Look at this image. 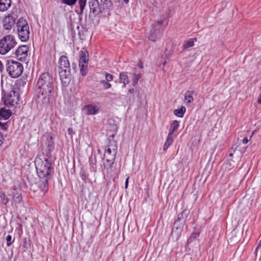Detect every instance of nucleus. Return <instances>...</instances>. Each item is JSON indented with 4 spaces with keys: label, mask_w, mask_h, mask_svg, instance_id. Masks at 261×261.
<instances>
[{
    "label": "nucleus",
    "mask_w": 261,
    "mask_h": 261,
    "mask_svg": "<svg viewBox=\"0 0 261 261\" xmlns=\"http://www.w3.org/2000/svg\"><path fill=\"white\" fill-rule=\"evenodd\" d=\"M0 197L3 204L6 205L9 201V199L3 191H0Z\"/></svg>",
    "instance_id": "26"
},
{
    "label": "nucleus",
    "mask_w": 261,
    "mask_h": 261,
    "mask_svg": "<svg viewBox=\"0 0 261 261\" xmlns=\"http://www.w3.org/2000/svg\"><path fill=\"white\" fill-rule=\"evenodd\" d=\"M163 21H158L153 24V28L150 31L148 38L152 41H155L160 37V27L163 24Z\"/></svg>",
    "instance_id": "11"
},
{
    "label": "nucleus",
    "mask_w": 261,
    "mask_h": 261,
    "mask_svg": "<svg viewBox=\"0 0 261 261\" xmlns=\"http://www.w3.org/2000/svg\"><path fill=\"white\" fill-rule=\"evenodd\" d=\"M89 6L90 13L96 15L101 12L100 5L97 0H91L89 3Z\"/></svg>",
    "instance_id": "14"
},
{
    "label": "nucleus",
    "mask_w": 261,
    "mask_h": 261,
    "mask_svg": "<svg viewBox=\"0 0 261 261\" xmlns=\"http://www.w3.org/2000/svg\"><path fill=\"white\" fill-rule=\"evenodd\" d=\"M184 225L183 222L179 223L177 221L174 222L171 232V237L173 240L177 241L178 239L183 230Z\"/></svg>",
    "instance_id": "10"
},
{
    "label": "nucleus",
    "mask_w": 261,
    "mask_h": 261,
    "mask_svg": "<svg viewBox=\"0 0 261 261\" xmlns=\"http://www.w3.org/2000/svg\"><path fill=\"white\" fill-rule=\"evenodd\" d=\"M105 75L106 82H109L113 80V76L111 74L105 72Z\"/></svg>",
    "instance_id": "34"
},
{
    "label": "nucleus",
    "mask_w": 261,
    "mask_h": 261,
    "mask_svg": "<svg viewBox=\"0 0 261 261\" xmlns=\"http://www.w3.org/2000/svg\"><path fill=\"white\" fill-rule=\"evenodd\" d=\"M15 20L14 13H11L8 16H6L3 20L5 29L6 30L10 29L12 27L14 26Z\"/></svg>",
    "instance_id": "12"
},
{
    "label": "nucleus",
    "mask_w": 261,
    "mask_h": 261,
    "mask_svg": "<svg viewBox=\"0 0 261 261\" xmlns=\"http://www.w3.org/2000/svg\"><path fill=\"white\" fill-rule=\"evenodd\" d=\"M109 157V158H105L106 161L104 164V166L105 168H110L112 166L114 163L115 158H114L113 156H111Z\"/></svg>",
    "instance_id": "20"
},
{
    "label": "nucleus",
    "mask_w": 261,
    "mask_h": 261,
    "mask_svg": "<svg viewBox=\"0 0 261 261\" xmlns=\"http://www.w3.org/2000/svg\"><path fill=\"white\" fill-rule=\"evenodd\" d=\"M89 162L91 165H93L92 168H94V165H95L96 163V155L95 154H92L89 158Z\"/></svg>",
    "instance_id": "29"
},
{
    "label": "nucleus",
    "mask_w": 261,
    "mask_h": 261,
    "mask_svg": "<svg viewBox=\"0 0 261 261\" xmlns=\"http://www.w3.org/2000/svg\"><path fill=\"white\" fill-rule=\"evenodd\" d=\"M7 66V71L9 75L13 78L19 76L23 70L22 64L13 60H8Z\"/></svg>",
    "instance_id": "4"
},
{
    "label": "nucleus",
    "mask_w": 261,
    "mask_h": 261,
    "mask_svg": "<svg viewBox=\"0 0 261 261\" xmlns=\"http://www.w3.org/2000/svg\"><path fill=\"white\" fill-rule=\"evenodd\" d=\"M11 5V0H0V11H7Z\"/></svg>",
    "instance_id": "18"
},
{
    "label": "nucleus",
    "mask_w": 261,
    "mask_h": 261,
    "mask_svg": "<svg viewBox=\"0 0 261 261\" xmlns=\"http://www.w3.org/2000/svg\"><path fill=\"white\" fill-rule=\"evenodd\" d=\"M35 165L39 178L37 185L40 191L44 194L48 189V181L51 179L54 173L52 163L48 159L38 158L35 160Z\"/></svg>",
    "instance_id": "1"
},
{
    "label": "nucleus",
    "mask_w": 261,
    "mask_h": 261,
    "mask_svg": "<svg viewBox=\"0 0 261 261\" xmlns=\"http://www.w3.org/2000/svg\"><path fill=\"white\" fill-rule=\"evenodd\" d=\"M119 79L121 83H123L122 87H125L126 85L129 83V80L126 72H121L119 75Z\"/></svg>",
    "instance_id": "19"
},
{
    "label": "nucleus",
    "mask_w": 261,
    "mask_h": 261,
    "mask_svg": "<svg viewBox=\"0 0 261 261\" xmlns=\"http://www.w3.org/2000/svg\"><path fill=\"white\" fill-rule=\"evenodd\" d=\"M179 126L178 122L176 120L173 121L170 125L169 132L174 134L177 131Z\"/></svg>",
    "instance_id": "24"
},
{
    "label": "nucleus",
    "mask_w": 261,
    "mask_h": 261,
    "mask_svg": "<svg viewBox=\"0 0 261 261\" xmlns=\"http://www.w3.org/2000/svg\"><path fill=\"white\" fill-rule=\"evenodd\" d=\"M249 141V139H247V138H245L244 139H243V143L244 144H246L248 143V142Z\"/></svg>",
    "instance_id": "43"
},
{
    "label": "nucleus",
    "mask_w": 261,
    "mask_h": 261,
    "mask_svg": "<svg viewBox=\"0 0 261 261\" xmlns=\"http://www.w3.org/2000/svg\"><path fill=\"white\" fill-rule=\"evenodd\" d=\"M128 179L129 177H127V178L126 179L125 182V188L127 189L128 187Z\"/></svg>",
    "instance_id": "41"
},
{
    "label": "nucleus",
    "mask_w": 261,
    "mask_h": 261,
    "mask_svg": "<svg viewBox=\"0 0 261 261\" xmlns=\"http://www.w3.org/2000/svg\"><path fill=\"white\" fill-rule=\"evenodd\" d=\"M194 40H196V39L195 38L194 39H190L187 41L184 42L182 47L183 49H188L189 47H192L194 46Z\"/></svg>",
    "instance_id": "21"
},
{
    "label": "nucleus",
    "mask_w": 261,
    "mask_h": 261,
    "mask_svg": "<svg viewBox=\"0 0 261 261\" xmlns=\"http://www.w3.org/2000/svg\"><path fill=\"white\" fill-rule=\"evenodd\" d=\"M261 246V240L259 241V243H258V244L257 245V246L256 247V249H255V252L254 253H256L258 249H259V248Z\"/></svg>",
    "instance_id": "40"
},
{
    "label": "nucleus",
    "mask_w": 261,
    "mask_h": 261,
    "mask_svg": "<svg viewBox=\"0 0 261 261\" xmlns=\"http://www.w3.org/2000/svg\"><path fill=\"white\" fill-rule=\"evenodd\" d=\"M80 53L79 66L82 75L85 76L88 67L89 54L87 50L81 51Z\"/></svg>",
    "instance_id": "7"
},
{
    "label": "nucleus",
    "mask_w": 261,
    "mask_h": 261,
    "mask_svg": "<svg viewBox=\"0 0 261 261\" xmlns=\"http://www.w3.org/2000/svg\"><path fill=\"white\" fill-rule=\"evenodd\" d=\"M111 146H112L111 145H109L108 148L106 150L104 154L105 158H109V156H113L115 158L117 153V147L113 146L112 148H111Z\"/></svg>",
    "instance_id": "17"
},
{
    "label": "nucleus",
    "mask_w": 261,
    "mask_h": 261,
    "mask_svg": "<svg viewBox=\"0 0 261 261\" xmlns=\"http://www.w3.org/2000/svg\"><path fill=\"white\" fill-rule=\"evenodd\" d=\"M59 64L60 79L62 83L66 85L71 80V69L68 58L66 56H62L60 58Z\"/></svg>",
    "instance_id": "3"
},
{
    "label": "nucleus",
    "mask_w": 261,
    "mask_h": 261,
    "mask_svg": "<svg viewBox=\"0 0 261 261\" xmlns=\"http://www.w3.org/2000/svg\"><path fill=\"white\" fill-rule=\"evenodd\" d=\"M138 66L141 69L143 68V63L141 62H140V63H138Z\"/></svg>",
    "instance_id": "44"
},
{
    "label": "nucleus",
    "mask_w": 261,
    "mask_h": 261,
    "mask_svg": "<svg viewBox=\"0 0 261 261\" xmlns=\"http://www.w3.org/2000/svg\"><path fill=\"white\" fill-rule=\"evenodd\" d=\"M81 176L83 180L86 181L88 179V175H86L84 171H82L81 174Z\"/></svg>",
    "instance_id": "37"
},
{
    "label": "nucleus",
    "mask_w": 261,
    "mask_h": 261,
    "mask_svg": "<svg viewBox=\"0 0 261 261\" xmlns=\"http://www.w3.org/2000/svg\"><path fill=\"white\" fill-rule=\"evenodd\" d=\"M251 138H252V136H250V138L249 139V140H250Z\"/></svg>",
    "instance_id": "50"
},
{
    "label": "nucleus",
    "mask_w": 261,
    "mask_h": 261,
    "mask_svg": "<svg viewBox=\"0 0 261 261\" xmlns=\"http://www.w3.org/2000/svg\"><path fill=\"white\" fill-rule=\"evenodd\" d=\"M19 100L18 94L14 90L11 91L7 97L3 99L4 104L8 107L17 105Z\"/></svg>",
    "instance_id": "9"
},
{
    "label": "nucleus",
    "mask_w": 261,
    "mask_h": 261,
    "mask_svg": "<svg viewBox=\"0 0 261 261\" xmlns=\"http://www.w3.org/2000/svg\"><path fill=\"white\" fill-rule=\"evenodd\" d=\"M229 155L230 156H232L233 155V153H229Z\"/></svg>",
    "instance_id": "48"
},
{
    "label": "nucleus",
    "mask_w": 261,
    "mask_h": 261,
    "mask_svg": "<svg viewBox=\"0 0 261 261\" xmlns=\"http://www.w3.org/2000/svg\"><path fill=\"white\" fill-rule=\"evenodd\" d=\"M3 69V65L2 62L0 61V71H2Z\"/></svg>",
    "instance_id": "45"
},
{
    "label": "nucleus",
    "mask_w": 261,
    "mask_h": 261,
    "mask_svg": "<svg viewBox=\"0 0 261 261\" xmlns=\"http://www.w3.org/2000/svg\"><path fill=\"white\" fill-rule=\"evenodd\" d=\"M87 0H79V3L80 5V8L81 11V13H83L84 9L85 7Z\"/></svg>",
    "instance_id": "30"
},
{
    "label": "nucleus",
    "mask_w": 261,
    "mask_h": 261,
    "mask_svg": "<svg viewBox=\"0 0 261 261\" xmlns=\"http://www.w3.org/2000/svg\"><path fill=\"white\" fill-rule=\"evenodd\" d=\"M18 34L22 41H26L29 39L30 30L28 23L25 19L20 18L17 22Z\"/></svg>",
    "instance_id": "6"
},
{
    "label": "nucleus",
    "mask_w": 261,
    "mask_h": 261,
    "mask_svg": "<svg viewBox=\"0 0 261 261\" xmlns=\"http://www.w3.org/2000/svg\"><path fill=\"white\" fill-rule=\"evenodd\" d=\"M101 3L106 9H109L112 6L111 0H101Z\"/></svg>",
    "instance_id": "27"
},
{
    "label": "nucleus",
    "mask_w": 261,
    "mask_h": 261,
    "mask_svg": "<svg viewBox=\"0 0 261 261\" xmlns=\"http://www.w3.org/2000/svg\"><path fill=\"white\" fill-rule=\"evenodd\" d=\"M12 114V111L9 109L4 108L0 109V127L3 130H7L8 128V122H3V121L8 120Z\"/></svg>",
    "instance_id": "8"
},
{
    "label": "nucleus",
    "mask_w": 261,
    "mask_h": 261,
    "mask_svg": "<svg viewBox=\"0 0 261 261\" xmlns=\"http://www.w3.org/2000/svg\"><path fill=\"white\" fill-rule=\"evenodd\" d=\"M186 109L185 107H181L180 109L174 110L173 113L175 115L179 117H182L186 112Z\"/></svg>",
    "instance_id": "22"
},
{
    "label": "nucleus",
    "mask_w": 261,
    "mask_h": 261,
    "mask_svg": "<svg viewBox=\"0 0 261 261\" xmlns=\"http://www.w3.org/2000/svg\"><path fill=\"white\" fill-rule=\"evenodd\" d=\"M251 138H252V136H250V138L249 139V140H250Z\"/></svg>",
    "instance_id": "51"
},
{
    "label": "nucleus",
    "mask_w": 261,
    "mask_h": 261,
    "mask_svg": "<svg viewBox=\"0 0 261 261\" xmlns=\"http://www.w3.org/2000/svg\"><path fill=\"white\" fill-rule=\"evenodd\" d=\"M37 90L43 102L49 103L54 95V80L48 72L41 74L37 83Z\"/></svg>",
    "instance_id": "2"
},
{
    "label": "nucleus",
    "mask_w": 261,
    "mask_h": 261,
    "mask_svg": "<svg viewBox=\"0 0 261 261\" xmlns=\"http://www.w3.org/2000/svg\"><path fill=\"white\" fill-rule=\"evenodd\" d=\"M16 42L13 36L8 35L0 40V54H6L16 45Z\"/></svg>",
    "instance_id": "5"
},
{
    "label": "nucleus",
    "mask_w": 261,
    "mask_h": 261,
    "mask_svg": "<svg viewBox=\"0 0 261 261\" xmlns=\"http://www.w3.org/2000/svg\"><path fill=\"white\" fill-rule=\"evenodd\" d=\"M129 92L130 93H133L134 92V89H130L129 90Z\"/></svg>",
    "instance_id": "46"
},
{
    "label": "nucleus",
    "mask_w": 261,
    "mask_h": 261,
    "mask_svg": "<svg viewBox=\"0 0 261 261\" xmlns=\"http://www.w3.org/2000/svg\"><path fill=\"white\" fill-rule=\"evenodd\" d=\"M99 107L95 105H88L84 107L83 111L87 115H95L99 112Z\"/></svg>",
    "instance_id": "13"
},
{
    "label": "nucleus",
    "mask_w": 261,
    "mask_h": 261,
    "mask_svg": "<svg viewBox=\"0 0 261 261\" xmlns=\"http://www.w3.org/2000/svg\"><path fill=\"white\" fill-rule=\"evenodd\" d=\"M173 135L174 134L170 133L168 134L167 140L173 142Z\"/></svg>",
    "instance_id": "38"
},
{
    "label": "nucleus",
    "mask_w": 261,
    "mask_h": 261,
    "mask_svg": "<svg viewBox=\"0 0 261 261\" xmlns=\"http://www.w3.org/2000/svg\"><path fill=\"white\" fill-rule=\"evenodd\" d=\"M199 236V233L197 232H194L193 233L190 237V238L188 239L187 243L190 244L191 243V242L195 240L196 238H197Z\"/></svg>",
    "instance_id": "28"
},
{
    "label": "nucleus",
    "mask_w": 261,
    "mask_h": 261,
    "mask_svg": "<svg viewBox=\"0 0 261 261\" xmlns=\"http://www.w3.org/2000/svg\"><path fill=\"white\" fill-rule=\"evenodd\" d=\"M4 138L3 135L0 132V146L3 143Z\"/></svg>",
    "instance_id": "39"
},
{
    "label": "nucleus",
    "mask_w": 261,
    "mask_h": 261,
    "mask_svg": "<svg viewBox=\"0 0 261 261\" xmlns=\"http://www.w3.org/2000/svg\"><path fill=\"white\" fill-rule=\"evenodd\" d=\"M13 200L17 203H20L22 200L21 194L18 192L13 193Z\"/></svg>",
    "instance_id": "25"
},
{
    "label": "nucleus",
    "mask_w": 261,
    "mask_h": 261,
    "mask_svg": "<svg viewBox=\"0 0 261 261\" xmlns=\"http://www.w3.org/2000/svg\"><path fill=\"white\" fill-rule=\"evenodd\" d=\"M172 143V142L167 140L165 143L164 144V145L163 147V149L164 150H167L168 148V147L171 145Z\"/></svg>",
    "instance_id": "35"
},
{
    "label": "nucleus",
    "mask_w": 261,
    "mask_h": 261,
    "mask_svg": "<svg viewBox=\"0 0 261 261\" xmlns=\"http://www.w3.org/2000/svg\"><path fill=\"white\" fill-rule=\"evenodd\" d=\"M100 82L103 85V88L105 89H108L111 87V84L105 80H101Z\"/></svg>",
    "instance_id": "32"
},
{
    "label": "nucleus",
    "mask_w": 261,
    "mask_h": 261,
    "mask_svg": "<svg viewBox=\"0 0 261 261\" xmlns=\"http://www.w3.org/2000/svg\"><path fill=\"white\" fill-rule=\"evenodd\" d=\"M166 63V61H165V62H164V64H164V65H165Z\"/></svg>",
    "instance_id": "49"
},
{
    "label": "nucleus",
    "mask_w": 261,
    "mask_h": 261,
    "mask_svg": "<svg viewBox=\"0 0 261 261\" xmlns=\"http://www.w3.org/2000/svg\"><path fill=\"white\" fill-rule=\"evenodd\" d=\"M251 138H252V136H250V138L249 139V140H250Z\"/></svg>",
    "instance_id": "52"
},
{
    "label": "nucleus",
    "mask_w": 261,
    "mask_h": 261,
    "mask_svg": "<svg viewBox=\"0 0 261 261\" xmlns=\"http://www.w3.org/2000/svg\"><path fill=\"white\" fill-rule=\"evenodd\" d=\"M6 241H7V246H10L12 244V243L11 236L8 235L6 237Z\"/></svg>",
    "instance_id": "36"
},
{
    "label": "nucleus",
    "mask_w": 261,
    "mask_h": 261,
    "mask_svg": "<svg viewBox=\"0 0 261 261\" xmlns=\"http://www.w3.org/2000/svg\"><path fill=\"white\" fill-rule=\"evenodd\" d=\"M192 92L191 91H187L185 95V100L186 104H190L193 101V98L192 96Z\"/></svg>",
    "instance_id": "23"
},
{
    "label": "nucleus",
    "mask_w": 261,
    "mask_h": 261,
    "mask_svg": "<svg viewBox=\"0 0 261 261\" xmlns=\"http://www.w3.org/2000/svg\"><path fill=\"white\" fill-rule=\"evenodd\" d=\"M141 76L142 75L140 73L134 74V77L133 80L134 85H136L138 83V80L141 77Z\"/></svg>",
    "instance_id": "33"
},
{
    "label": "nucleus",
    "mask_w": 261,
    "mask_h": 261,
    "mask_svg": "<svg viewBox=\"0 0 261 261\" xmlns=\"http://www.w3.org/2000/svg\"><path fill=\"white\" fill-rule=\"evenodd\" d=\"M29 48L27 45H22L19 47L15 51V55L17 57L20 58H24L27 56Z\"/></svg>",
    "instance_id": "15"
},
{
    "label": "nucleus",
    "mask_w": 261,
    "mask_h": 261,
    "mask_svg": "<svg viewBox=\"0 0 261 261\" xmlns=\"http://www.w3.org/2000/svg\"><path fill=\"white\" fill-rule=\"evenodd\" d=\"M251 138H252V136H250V138L249 139V140H250Z\"/></svg>",
    "instance_id": "53"
},
{
    "label": "nucleus",
    "mask_w": 261,
    "mask_h": 261,
    "mask_svg": "<svg viewBox=\"0 0 261 261\" xmlns=\"http://www.w3.org/2000/svg\"><path fill=\"white\" fill-rule=\"evenodd\" d=\"M189 214V210L186 209L184 210L181 213H179L178 215L177 219L175 221H177L179 223L183 222V224L185 225L186 223V220Z\"/></svg>",
    "instance_id": "16"
},
{
    "label": "nucleus",
    "mask_w": 261,
    "mask_h": 261,
    "mask_svg": "<svg viewBox=\"0 0 261 261\" xmlns=\"http://www.w3.org/2000/svg\"><path fill=\"white\" fill-rule=\"evenodd\" d=\"M68 133L70 135H72L73 133H74L73 131V129L72 128H69L68 129Z\"/></svg>",
    "instance_id": "42"
},
{
    "label": "nucleus",
    "mask_w": 261,
    "mask_h": 261,
    "mask_svg": "<svg viewBox=\"0 0 261 261\" xmlns=\"http://www.w3.org/2000/svg\"><path fill=\"white\" fill-rule=\"evenodd\" d=\"M123 1L125 3L127 4L129 2V0H123Z\"/></svg>",
    "instance_id": "47"
},
{
    "label": "nucleus",
    "mask_w": 261,
    "mask_h": 261,
    "mask_svg": "<svg viewBox=\"0 0 261 261\" xmlns=\"http://www.w3.org/2000/svg\"><path fill=\"white\" fill-rule=\"evenodd\" d=\"M77 0H62L63 4L67 5L68 6H72L76 3Z\"/></svg>",
    "instance_id": "31"
}]
</instances>
